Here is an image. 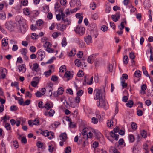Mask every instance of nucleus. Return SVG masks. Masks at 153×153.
<instances>
[{
  "instance_id": "1",
  "label": "nucleus",
  "mask_w": 153,
  "mask_h": 153,
  "mask_svg": "<svg viewBox=\"0 0 153 153\" xmlns=\"http://www.w3.org/2000/svg\"><path fill=\"white\" fill-rule=\"evenodd\" d=\"M94 99L95 100H98L97 102V106L103 108L105 110L108 108V104L105 101L104 95L101 93L99 90L95 89L94 91Z\"/></svg>"
},
{
  "instance_id": "2",
  "label": "nucleus",
  "mask_w": 153,
  "mask_h": 153,
  "mask_svg": "<svg viewBox=\"0 0 153 153\" xmlns=\"http://www.w3.org/2000/svg\"><path fill=\"white\" fill-rule=\"evenodd\" d=\"M16 21L18 22L17 28L19 31L22 33H24L27 30L26 20L20 16H17L16 17Z\"/></svg>"
},
{
  "instance_id": "3",
  "label": "nucleus",
  "mask_w": 153,
  "mask_h": 153,
  "mask_svg": "<svg viewBox=\"0 0 153 153\" xmlns=\"http://www.w3.org/2000/svg\"><path fill=\"white\" fill-rule=\"evenodd\" d=\"M52 44L48 42H45L43 45V47L46 48L45 50L48 53H53L55 51L57 52V50H54L51 48L52 46Z\"/></svg>"
},
{
  "instance_id": "4",
  "label": "nucleus",
  "mask_w": 153,
  "mask_h": 153,
  "mask_svg": "<svg viewBox=\"0 0 153 153\" xmlns=\"http://www.w3.org/2000/svg\"><path fill=\"white\" fill-rule=\"evenodd\" d=\"M85 30V28L79 25L76 26L74 29V30L76 33L81 36L84 34Z\"/></svg>"
},
{
  "instance_id": "5",
  "label": "nucleus",
  "mask_w": 153,
  "mask_h": 153,
  "mask_svg": "<svg viewBox=\"0 0 153 153\" xmlns=\"http://www.w3.org/2000/svg\"><path fill=\"white\" fill-rule=\"evenodd\" d=\"M41 134L45 137H47L48 138L51 139L53 138L54 133L52 132H49L47 130L41 131Z\"/></svg>"
},
{
  "instance_id": "6",
  "label": "nucleus",
  "mask_w": 153,
  "mask_h": 153,
  "mask_svg": "<svg viewBox=\"0 0 153 153\" xmlns=\"http://www.w3.org/2000/svg\"><path fill=\"white\" fill-rule=\"evenodd\" d=\"M5 26L7 29L12 31L14 29L15 24L12 21H8L6 23Z\"/></svg>"
},
{
  "instance_id": "7",
  "label": "nucleus",
  "mask_w": 153,
  "mask_h": 153,
  "mask_svg": "<svg viewBox=\"0 0 153 153\" xmlns=\"http://www.w3.org/2000/svg\"><path fill=\"white\" fill-rule=\"evenodd\" d=\"M67 139V134L65 133H63L61 134L59 136V139L62 141L59 142L60 145L62 146L64 143L65 142Z\"/></svg>"
},
{
  "instance_id": "8",
  "label": "nucleus",
  "mask_w": 153,
  "mask_h": 153,
  "mask_svg": "<svg viewBox=\"0 0 153 153\" xmlns=\"http://www.w3.org/2000/svg\"><path fill=\"white\" fill-rule=\"evenodd\" d=\"M70 6L73 7L76 5L77 7H80L81 4L80 0H71L69 2Z\"/></svg>"
},
{
  "instance_id": "9",
  "label": "nucleus",
  "mask_w": 153,
  "mask_h": 153,
  "mask_svg": "<svg viewBox=\"0 0 153 153\" xmlns=\"http://www.w3.org/2000/svg\"><path fill=\"white\" fill-rule=\"evenodd\" d=\"M53 86V84L51 83H49L47 85L46 87L47 91L46 94L47 96L51 97L52 96Z\"/></svg>"
},
{
  "instance_id": "10",
  "label": "nucleus",
  "mask_w": 153,
  "mask_h": 153,
  "mask_svg": "<svg viewBox=\"0 0 153 153\" xmlns=\"http://www.w3.org/2000/svg\"><path fill=\"white\" fill-rule=\"evenodd\" d=\"M37 54L39 58L40 59L41 61H42L45 56V52L41 49H40L38 51Z\"/></svg>"
},
{
  "instance_id": "11",
  "label": "nucleus",
  "mask_w": 153,
  "mask_h": 153,
  "mask_svg": "<svg viewBox=\"0 0 153 153\" xmlns=\"http://www.w3.org/2000/svg\"><path fill=\"white\" fill-rule=\"evenodd\" d=\"M80 101V98L79 96H76L74 100V102L71 103V106L73 107L76 108L78 107L79 103Z\"/></svg>"
},
{
  "instance_id": "12",
  "label": "nucleus",
  "mask_w": 153,
  "mask_h": 153,
  "mask_svg": "<svg viewBox=\"0 0 153 153\" xmlns=\"http://www.w3.org/2000/svg\"><path fill=\"white\" fill-rule=\"evenodd\" d=\"M7 73L6 69L3 68H0V79L4 78Z\"/></svg>"
},
{
  "instance_id": "13",
  "label": "nucleus",
  "mask_w": 153,
  "mask_h": 153,
  "mask_svg": "<svg viewBox=\"0 0 153 153\" xmlns=\"http://www.w3.org/2000/svg\"><path fill=\"white\" fill-rule=\"evenodd\" d=\"M141 72L139 70H136L134 74V79L135 80L136 78H138V79H137V81H139L140 80V78L141 77Z\"/></svg>"
},
{
  "instance_id": "14",
  "label": "nucleus",
  "mask_w": 153,
  "mask_h": 153,
  "mask_svg": "<svg viewBox=\"0 0 153 153\" xmlns=\"http://www.w3.org/2000/svg\"><path fill=\"white\" fill-rule=\"evenodd\" d=\"M85 41L87 44L89 45L92 42V40L91 36L88 35L84 38Z\"/></svg>"
},
{
  "instance_id": "15",
  "label": "nucleus",
  "mask_w": 153,
  "mask_h": 153,
  "mask_svg": "<svg viewBox=\"0 0 153 153\" xmlns=\"http://www.w3.org/2000/svg\"><path fill=\"white\" fill-rule=\"evenodd\" d=\"M57 28L59 30L63 31L66 28V26L65 25L61 24H57Z\"/></svg>"
},
{
  "instance_id": "16",
  "label": "nucleus",
  "mask_w": 153,
  "mask_h": 153,
  "mask_svg": "<svg viewBox=\"0 0 153 153\" xmlns=\"http://www.w3.org/2000/svg\"><path fill=\"white\" fill-rule=\"evenodd\" d=\"M95 58V55L94 54H92L89 56L88 58L87 61L90 64L93 63L94 60Z\"/></svg>"
},
{
  "instance_id": "17",
  "label": "nucleus",
  "mask_w": 153,
  "mask_h": 153,
  "mask_svg": "<svg viewBox=\"0 0 153 153\" xmlns=\"http://www.w3.org/2000/svg\"><path fill=\"white\" fill-rule=\"evenodd\" d=\"M18 69L19 72L25 73L26 71L25 65L24 64H21L19 66Z\"/></svg>"
},
{
  "instance_id": "18",
  "label": "nucleus",
  "mask_w": 153,
  "mask_h": 153,
  "mask_svg": "<svg viewBox=\"0 0 153 153\" xmlns=\"http://www.w3.org/2000/svg\"><path fill=\"white\" fill-rule=\"evenodd\" d=\"M36 25L39 29H41L43 25V21L42 20H39L36 21Z\"/></svg>"
},
{
  "instance_id": "19",
  "label": "nucleus",
  "mask_w": 153,
  "mask_h": 153,
  "mask_svg": "<svg viewBox=\"0 0 153 153\" xmlns=\"http://www.w3.org/2000/svg\"><path fill=\"white\" fill-rule=\"evenodd\" d=\"M2 45V47H6L8 44V39L6 37L3 38L1 41Z\"/></svg>"
},
{
  "instance_id": "20",
  "label": "nucleus",
  "mask_w": 153,
  "mask_h": 153,
  "mask_svg": "<svg viewBox=\"0 0 153 153\" xmlns=\"http://www.w3.org/2000/svg\"><path fill=\"white\" fill-rule=\"evenodd\" d=\"M94 133L96 137L98 139L101 138L103 139V136L100 132L97 130H96L94 131Z\"/></svg>"
},
{
  "instance_id": "21",
  "label": "nucleus",
  "mask_w": 153,
  "mask_h": 153,
  "mask_svg": "<svg viewBox=\"0 0 153 153\" xmlns=\"http://www.w3.org/2000/svg\"><path fill=\"white\" fill-rule=\"evenodd\" d=\"M126 24V22L125 20L124 21L121 22L120 25L118 26V28L121 30H123V29L125 28V25Z\"/></svg>"
},
{
  "instance_id": "22",
  "label": "nucleus",
  "mask_w": 153,
  "mask_h": 153,
  "mask_svg": "<svg viewBox=\"0 0 153 153\" xmlns=\"http://www.w3.org/2000/svg\"><path fill=\"white\" fill-rule=\"evenodd\" d=\"M132 153H140V151L138 149L137 146L134 144L132 148Z\"/></svg>"
},
{
  "instance_id": "23",
  "label": "nucleus",
  "mask_w": 153,
  "mask_h": 153,
  "mask_svg": "<svg viewBox=\"0 0 153 153\" xmlns=\"http://www.w3.org/2000/svg\"><path fill=\"white\" fill-rule=\"evenodd\" d=\"M120 15L119 14H117L116 15H112L111 18L113 21L116 22L119 19Z\"/></svg>"
},
{
  "instance_id": "24",
  "label": "nucleus",
  "mask_w": 153,
  "mask_h": 153,
  "mask_svg": "<svg viewBox=\"0 0 153 153\" xmlns=\"http://www.w3.org/2000/svg\"><path fill=\"white\" fill-rule=\"evenodd\" d=\"M53 107V104L50 102H48L45 104V107L47 110H49L51 108Z\"/></svg>"
},
{
  "instance_id": "25",
  "label": "nucleus",
  "mask_w": 153,
  "mask_h": 153,
  "mask_svg": "<svg viewBox=\"0 0 153 153\" xmlns=\"http://www.w3.org/2000/svg\"><path fill=\"white\" fill-rule=\"evenodd\" d=\"M23 13L26 15H29L31 13V11L28 8H25L23 9Z\"/></svg>"
},
{
  "instance_id": "26",
  "label": "nucleus",
  "mask_w": 153,
  "mask_h": 153,
  "mask_svg": "<svg viewBox=\"0 0 153 153\" xmlns=\"http://www.w3.org/2000/svg\"><path fill=\"white\" fill-rule=\"evenodd\" d=\"M39 65L37 63L33 64L32 70L34 71L37 72L39 71Z\"/></svg>"
},
{
  "instance_id": "27",
  "label": "nucleus",
  "mask_w": 153,
  "mask_h": 153,
  "mask_svg": "<svg viewBox=\"0 0 153 153\" xmlns=\"http://www.w3.org/2000/svg\"><path fill=\"white\" fill-rule=\"evenodd\" d=\"M43 11L45 13H48L49 11V7L48 5H44L42 6Z\"/></svg>"
},
{
  "instance_id": "28",
  "label": "nucleus",
  "mask_w": 153,
  "mask_h": 153,
  "mask_svg": "<svg viewBox=\"0 0 153 153\" xmlns=\"http://www.w3.org/2000/svg\"><path fill=\"white\" fill-rule=\"evenodd\" d=\"M147 88V86L146 84H143L141 86V91H140V93L143 94H145V91Z\"/></svg>"
},
{
  "instance_id": "29",
  "label": "nucleus",
  "mask_w": 153,
  "mask_h": 153,
  "mask_svg": "<svg viewBox=\"0 0 153 153\" xmlns=\"http://www.w3.org/2000/svg\"><path fill=\"white\" fill-rule=\"evenodd\" d=\"M93 76H91L90 79L88 80L87 79L85 80V82L87 83L88 84L91 85L92 84L93 82Z\"/></svg>"
},
{
  "instance_id": "30",
  "label": "nucleus",
  "mask_w": 153,
  "mask_h": 153,
  "mask_svg": "<svg viewBox=\"0 0 153 153\" xmlns=\"http://www.w3.org/2000/svg\"><path fill=\"white\" fill-rule=\"evenodd\" d=\"M110 134L111 137H114L115 138V139L116 141H117L118 140L119 137V135H117L115 133H114L112 131L110 133Z\"/></svg>"
},
{
  "instance_id": "31",
  "label": "nucleus",
  "mask_w": 153,
  "mask_h": 153,
  "mask_svg": "<svg viewBox=\"0 0 153 153\" xmlns=\"http://www.w3.org/2000/svg\"><path fill=\"white\" fill-rule=\"evenodd\" d=\"M19 139H21V141L22 143H24L26 144L27 142V140L25 137H22L21 136H20L18 137Z\"/></svg>"
},
{
  "instance_id": "32",
  "label": "nucleus",
  "mask_w": 153,
  "mask_h": 153,
  "mask_svg": "<svg viewBox=\"0 0 153 153\" xmlns=\"http://www.w3.org/2000/svg\"><path fill=\"white\" fill-rule=\"evenodd\" d=\"M64 76L65 77L68 78V80L70 79L71 77H72L73 76L71 74L70 72L69 71H66L65 73Z\"/></svg>"
},
{
  "instance_id": "33",
  "label": "nucleus",
  "mask_w": 153,
  "mask_h": 153,
  "mask_svg": "<svg viewBox=\"0 0 153 153\" xmlns=\"http://www.w3.org/2000/svg\"><path fill=\"white\" fill-rule=\"evenodd\" d=\"M67 42L66 39L65 37H64L61 42V45L62 47H65L67 45Z\"/></svg>"
},
{
  "instance_id": "34",
  "label": "nucleus",
  "mask_w": 153,
  "mask_h": 153,
  "mask_svg": "<svg viewBox=\"0 0 153 153\" xmlns=\"http://www.w3.org/2000/svg\"><path fill=\"white\" fill-rule=\"evenodd\" d=\"M21 54L23 56L27 54V50L26 48H22L20 50Z\"/></svg>"
},
{
  "instance_id": "35",
  "label": "nucleus",
  "mask_w": 153,
  "mask_h": 153,
  "mask_svg": "<svg viewBox=\"0 0 153 153\" xmlns=\"http://www.w3.org/2000/svg\"><path fill=\"white\" fill-rule=\"evenodd\" d=\"M120 79L121 80V83L122 87L123 88H126L127 86V84L125 82V80L122 79V78H120Z\"/></svg>"
},
{
  "instance_id": "36",
  "label": "nucleus",
  "mask_w": 153,
  "mask_h": 153,
  "mask_svg": "<svg viewBox=\"0 0 153 153\" xmlns=\"http://www.w3.org/2000/svg\"><path fill=\"white\" fill-rule=\"evenodd\" d=\"M128 58L127 56L125 55L124 56L123 58V62L125 64H127L128 62Z\"/></svg>"
},
{
  "instance_id": "37",
  "label": "nucleus",
  "mask_w": 153,
  "mask_h": 153,
  "mask_svg": "<svg viewBox=\"0 0 153 153\" xmlns=\"http://www.w3.org/2000/svg\"><path fill=\"white\" fill-rule=\"evenodd\" d=\"M142 70L144 74L147 77H148L150 78V76L148 74V72L146 71V68L144 66L142 67Z\"/></svg>"
},
{
  "instance_id": "38",
  "label": "nucleus",
  "mask_w": 153,
  "mask_h": 153,
  "mask_svg": "<svg viewBox=\"0 0 153 153\" xmlns=\"http://www.w3.org/2000/svg\"><path fill=\"white\" fill-rule=\"evenodd\" d=\"M51 70L50 69L48 71H46L44 73V75H45L46 77H48L51 74Z\"/></svg>"
},
{
  "instance_id": "39",
  "label": "nucleus",
  "mask_w": 153,
  "mask_h": 153,
  "mask_svg": "<svg viewBox=\"0 0 153 153\" xmlns=\"http://www.w3.org/2000/svg\"><path fill=\"white\" fill-rule=\"evenodd\" d=\"M63 89L62 87L59 88L57 91V95H60L63 94Z\"/></svg>"
},
{
  "instance_id": "40",
  "label": "nucleus",
  "mask_w": 153,
  "mask_h": 153,
  "mask_svg": "<svg viewBox=\"0 0 153 153\" xmlns=\"http://www.w3.org/2000/svg\"><path fill=\"white\" fill-rule=\"evenodd\" d=\"M128 139L130 142L133 143L134 141V135L132 134H130L129 135Z\"/></svg>"
},
{
  "instance_id": "41",
  "label": "nucleus",
  "mask_w": 153,
  "mask_h": 153,
  "mask_svg": "<svg viewBox=\"0 0 153 153\" xmlns=\"http://www.w3.org/2000/svg\"><path fill=\"white\" fill-rule=\"evenodd\" d=\"M6 18V15L4 12H1L0 13V19L2 20H4Z\"/></svg>"
},
{
  "instance_id": "42",
  "label": "nucleus",
  "mask_w": 153,
  "mask_h": 153,
  "mask_svg": "<svg viewBox=\"0 0 153 153\" xmlns=\"http://www.w3.org/2000/svg\"><path fill=\"white\" fill-rule=\"evenodd\" d=\"M134 103L132 100H129L126 104V105L128 107L131 108L132 107Z\"/></svg>"
},
{
  "instance_id": "43",
  "label": "nucleus",
  "mask_w": 153,
  "mask_h": 153,
  "mask_svg": "<svg viewBox=\"0 0 153 153\" xmlns=\"http://www.w3.org/2000/svg\"><path fill=\"white\" fill-rule=\"evenodd\" d=\"M141 136L144 138H146L147 137L146 131L145 130H143L141 131L140 133Z\"/></svg>"
},
{
  "instance_id": "44",
  "label": "nucleus",
  "mask_w": 153,
  "mask_h": 153,
  "mask_svg": "<svg viewBox=\"0 0 153 153\" xmlns=\"http://www.w3.org/2000/svg\"><path fill=\"white\" fill-rule=\"evenodd\" d=\"M74 62L75 65L78 67H80L81 65V62L79 59H76L75 60Z\"/></svg>"
},
{
  "instance_id": "45",
  "label": "nucleus",
  "mask_w": 153,
  "mask_h": 153,
  "mask_svg": "<svg viewBox=\"0 0 153 153\" xmlns=\"http://www.w3.org/2000/svg\"><path fill=\"white\" fill-rule=\"evenodd\" d=\"M39 35L35 33H33L31 36V38L33 39H36L38 38Z\"/></svg>"
},
{
  "instance_id": "46",
  "label": "nucleus",
  "mask_w": 153,
  "mask_h": 153,
  "mask_svg": "<svg viewBox=\"0 0 153 153\" xmlns=\"http://www.w3.org/2000/svg\"><path fill=\"white\" fill-rule=\"evenodd\" d=\"M60 35V33L57 32H55L53 33L52 36L55 39L57 38L59 35Z\"/></svg>"
},
{
  "instance_id": "47",
  "label": "nucleus",
  "mask_w": 153,
  "mask_h": 153,
  "mask_svg": "<svg viewBox=\"0 0 153 153\" xmlns=\"http://www.w3.org/2000/svg\"><path fill=\"white\" fill-rule=\"evenodd\" d=\"M131 127L132 128L133 130H136L137 128V124L134 122H132L131 124Z\"/></svg>"
},
{
  "instance_id": "48",
  "label": "nucleus",
  "mask_w": 153,
  "mask_h": 153,
  "mask_svg": "<svg viewBox=\"0 0 153 153\" xmlns=\"http://www.w3.org/2000/svg\"><path fill=\"white\" fill-rule=\"evenodd\" d=\"M76 54V51L74 49L72 50L68 54L69 56H74Z\"/></svg>"
},
{
  "instance_id": "49",
  "label": "nucleus",
  "mask_w": 153,
  "mask_h": 153,
  "mask_svg": "<svg viewBox=\"0 0 153 153\" xmlns=\"http://www.w3.org/2000/svg\"><path fill=\"white\" fill-rule=\"evenodd\" d=\"M99 16V13L98 12L94 13L92 15V18L94 20L97 19Z\"/></svg>"
},
{
  "instance_id": "50",
  "label": "nucleus",
  "mask_w": 153,
  "mask_h": 153,
  "mask_svg": "<svg viewBox=\"0 0 153 153\" xmlns=\"http://www.w3.org/2000/svg\"><path fill=\"white\" fill-rule=\"evenodd\" d=\"M84 91L82 90H79L77 92L76 94L77 96L80 97L83 94Z\"/></svg>"
},
{
  "instance_id": "51",
  "label": "nucleus",
  "mask_w": 153,
  "mask_h": 153,
  "mask_svg": "<svg viewBox=\"0 0 153 153\" xmlns=\"http://www.w3.org/2000/svg\"><path fill=\"white\" fill-rule=\"evenodd\" d=\"M13 145L15 148H17L19 147L18 143L16 141H13Z\"/></svg>"
},
{
  "instance_id": "52",
  "label": "nucleus",
  "mask_w": 153,
  "mask_h": 153,
  "mask_svg": "<svg viewBox=\"0 0 153 153\" xmlns=\"http://www.w3.org/2000/svg\"><path fill=\"white\" fill-rule=\"evenodd\" d=\"M113 121L112 120H108L107 123V126L108 127H111L113 125Z\"/></svg>"
},
{
  "instance_id": "53",
  "label": "nucleus",
  "mask_w": 153,
  "mask_h": 153,
  "mask_svg": "<svg viewBox=\"0 0 153 153\" xmlns=\"http://www.w3.org/2000/svg\"><path fill=\"white\" fill-rule=\"evenodd\" d=\"M29 49L30 51L32 53L35 52L36 50V48L33 46H31Z\"/></svg>"
},
{
  "instance_id": "54",
  "label": "nucleus",
  "mask_w": 153,
  "mask_h": 153,
  "mask_svg": "<svg viewBox=\"0 0 153 153\" xmlns=\"http://www.w3.org/2000/svg\"><path fill=\"white\" fill-rule=\"evenodd\" d=\"M55 113V111L54 110L51 109L48 112V115L50 117L53 116Z\"/></svg>"
},
{
  "instance_id": "55",
  "label": "nucleus",
  "mask_w": 153,
  "mask_h": 153,
  "mask_svg": "<svg viewBox=\"0 0 153 153\" xmlns=\"http://www.w3.org/2000/svg\"><path fill=\"white\" fill-rule=\"evenodd\" d=\"M110 150H112L113 153H120L117 149L112 147L111 148Z\"/></svg>"
},
{
  "instance_id": "56",
  "label": "nucleus",
  "mask_w": 153,
  "mask_h": 153,
  "mask_svg": "<svg viewBox=\"0 0 153 153\" xmlns=\"http://www.w3.org/2000/svg\"><path fill=\"white\" fill-rule=\"evenodd\" d=\"M101 29L103 31L105 32L107 31L108 28L105 25H103L101 27Z\"/></svg>"
},
{
  "instance_id": "57",
  "label": "nucleus",
  "mask_w": 153,
  "mask_h": 153,
  "mask_svg": "<svg viewBox=\"0 0 153 153\" xmlns=\"http://www.w3.org/2000/svg\"><path fill=\"white\" fill-rule=\"evenodd\" d=\"M66 68L65 65H63L60 67L59 68L60 72H64L65 71Z\"/></svg>"
},
{
  "instance_id": "58",
  "label": "nucleus",
  "mask_w": 153,
  "mask_h": 153,
  "mask_svg": "<svg viewBox=\"0 0 153 153\" xmlns=\"http://www.w3.org/2000/svg\"><path fill=\"white\" fill-rule=\"evenodd\" d=\"M65 153H70L71 152V148L70 146L67 147L65 150Z\"/></svg>"
},
{
  "instance_id": "59",
  "label": "nucleus",
  "mask_w": 153,
  "mask_h": 153,
  "mask_svg": "<svg viewBox=\"0 0 153 153\" xmlns=\"http://www.w3.org/2000/svg\"><path fill=\"white\" fill-rule=\"evenodd\" d=\"M91 122L94 124H97L98 122V120L97 118L94 117H93L91 118Z\"/></svg>"
},
{
  "instance_id": "60",
  "label": "nucleus",
  "mask_w": 153,
  "mask_h": 153,
  "mask_svg": "<svg viewBox=\"0 0 153 153\" xmlns=\"http://www.w3.org/2000/svg\"><path fill=\"white\" fill-rule=\"evenodd\" d=\"M21 3L22 5L24 6L27 5L28 3L27 0H22Z\"/></svg>"
},
{
  "instance_id": "61",
  "label": "nucleus",
  "mask_w": 153,
  "mask_h": 153,
  "mask_svg": "<svg viewBox=\"0 0 153 153\" xmlns=\"http://www.w3.org/2000/svg\"><path fill=\"white\" fill-rule=\"evenodd\" d=\"M36 96L38 97H40L42 95H43L41 91H37L35 93Z\"/></svg>"
},
{
  "instance_id": "62",
  "label": "nucleus",
  "mask_w": 153,
  "mask_h": 153,
  "mask_svg": "<svg viewBox=\"0 0 153 153\" xmlns=\"http://www.w3.org/2000/svg\"><path fill=\"white\" fill-rule=\"evenodd\" d=\"M55 59V57H52L50 59L48 60L46 62V64H50L53 62V60Z\"/></svg>"
},
{
  "instance_id": "63",
  "label": "nucleus",
  "mask_w": 153,
  "mask_h": 153,
  "mask_svg": "<svg viewBox=\"0 0 153 153\" xmlns=\"http://www.w3.org/2000/svg\"><path fill=\"white\" fill-rule=\"evenodd\" d=\"M62 20L66 25H69L71 23L70 20H69L67 18H65Z\"/></svg>"
},
{
  "instance_id": "64",
  "label": "nucleus",
  "mask_w": 153,
  "mask_h": 153,
  "mask_svg": "<svg viewBox=\"0 0 153 153\" xmlns=\"http://www.w3.org/2000/svg\"><path fill=\"white\" fill-rule=\"evenodd\" d=\"M10 109L11 111H16L17 110V108L15 105L12 106L10 107Z\"/></svg>"
}]
</instances>
